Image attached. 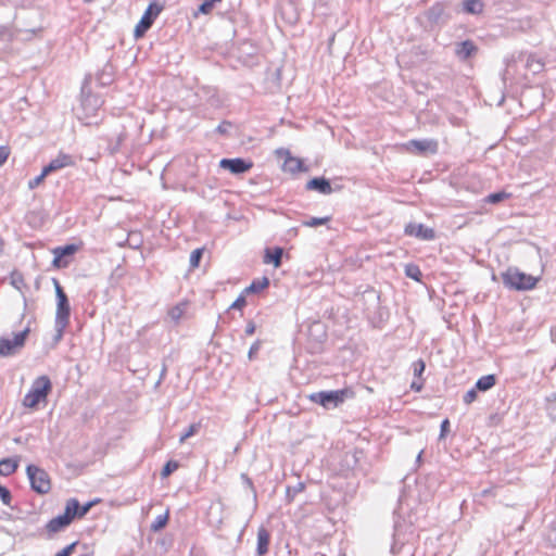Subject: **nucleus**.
<instances>
[{"label": "nucleus", "instance_id": "36", "mask_svg": "<svg viewBox=\"0 0 556 556\" xmlns=\"http://www.w3.org/2000/svg\"><path fill=\"white\" fill-rule=\"evenodd\" d=\"M204 254V248L194 249L189 258L191 269L198 268Z\"/></svg>", "mask_w": 556, "mask_h": 556}, {"label": "nucleus", "instance_id": "15", "mask_svg": "<svg viewBox=\"0 0 556 556\" xmlns=\"http://www.w3.org/2000/svg\"><path fill=\"white\" fill-rule=\"evenodd\" d=\"M75 163L72 155L60 153L55 159L51 160L47 165L42 167L43 175H50L53 172L62 169L67 166H73Z\"/></svg>", "mask_w": 556, "mask_h": 556}, {"label": "nucleus", "instance_id": "46", "mask_svg": "<svg viewBox=\"0 0 556 556\" xmlns=\"http://www.w3.org/2000/svg\"><path fill=\"white\" fill-rule=\"evenodd\" d=\"M261 346H262L261 340H256L255 342L252 343V345L250 346L249 352H248V358L250 361H253L256 358V355H257L258 351L261 350Z\"/></svg>", "mask_w": 556, "mask_h": 556}, {"label": "nucleus", "instance_id": "35", "mask_svg": "<svg viewBox=\"0 0 556 556\" xmlns=\"http://www.w3.org/2000/svg\"><path fill=\"white\" fill-rule=\"evenodd\" d=\"M331 220V216L324 217H311L309 219L303 220L302 226L304 227H318L321 225H326Z\"/></svg>", "mask_w": 556, "mask_h": 556}, {"label": "nucleus", "instance_id": "54", "mask_svg": "<svg viewBox=\"0 0 556 556\" xmlns=\"http://www.w3.org/2000/svg\"><path fill=\"white\" fill-rule=\"evenodd\" d=\"M97 502L98 500L86 502L83 505L79 503L80 517H85Z\"/></svg>", "mask_w": 556, "mask_h": 556}, {"label": "nucleus", "instance_id": "52", "mask_svg": "<svg viewBox=\"0 0 556 556\" xmlns=\"http://www.w3.org/2000/svg\"><path fill=\"white\" fill-rule=\"evenodd\" d=\"M77 544H78V541H75V542L66 545L60 552H58L55 554V556H71L74 553L75 547H76Z\"/></svg>", "mask_w": 556, "mask_h": 556}, {"label": "nucleus", "instance_id": "16", "mask_svg": "<svg viewBox=\"0 0 556 556\" xmlns=\"http://www.w3.org/2000/svg\"><path fill=\"white\" fill-rule=\"evenodd\" d=\"M72 523V521L70 520V518H67V516H65L63 513L55 516L54 518L50 519L46 526H45V529L49 535V538H51L53 534H56L61 531H64L67 527H70Z\"/></svg>", "mask_w": 556, "mask_h": 556}, {"label": "nucleus", "instance_id": "30", "mask_svg": "<svg viewBox=\"0 0 556 556\" xmlns=\"http://www.w3.org/2000/svg\"><path fill=\"white\" fill-rule=\"evenodd\" d=\"M10 283L12 285V287H14L16 290L21 291L22 292V289L23 288H26V283H25V279H24V276L23 274L17 270V269H14L11 274H10Z\"/></svg>", "mask_w": 556, "mask_h": 556}, {"label": "nucleus", "instance_id": "62", "mask_svg": "<svg viewBox=\"0 0 556 556\" xmlns=\"http://www.w3.org/2000/svg\"><path fill=\"white\" fill-rule=\"evenodd\" d=\"M402 501H403V496L401 495V496L399 497V502H400V503H402Z\"/></svg>", "mask_w": 556, "mask_h": 556}, {"label": "nucleus", "instance_id": "61", "mask_svg": "<svg viewBox=\"0 0 556 556\" xmlns=\"http://www.w3.org/2000/svg\"><path fill=\"white\" fill-rule=\"evenodd\" d=\"M94 0H84L85 3H91L93 2Z\"/></svg>", "mask_w": 556, "mask_h": 556}, {"label": "nucleus", "instance_id": "60", "mask_svg": "<svg viewBox=\"0 0 556 556\" xmlns=\"http://www.w3.org/2000/svg\"><path fill=\"white\" fill-rule=\"evenodd\" d=\"M422 453H424L422 451H420V452L418 453V455H417V457H416V462H417V463H420V462H421Z\"/></svg>", "mask_w": 556, "mask_h": 556}, {"label": "nucleus", "instance_id": "2", "mask_svg": "<svg viewBox=\"0 0 556 556\" xmlns=\"http://www.w3.org/2000/svg\"><path fill=\"white\" fill-rule=\"evenodd\" d=\"M52 388L51 379L48 376L42 375L37 377L25 394L23 405L31 409L38 408L40 403L47 402L48 395L52 392Z\"/></svg>", "mask_w": 556, "mask_h": 556}, {"label": "nucleus", "instance_id": "17", "mask_svg": "<svg viewBox=\"0 0 556 556\" xmlns=\"http://www.w3.org/2000/svg\"><path fill=\"white\" fill-rule=\"evenodd\" d=\"M478 52V47L477 45L470 40V39H466L464 41H460L458 43H456V47H455V54L456 56L460 60V61H467L469 60L470 58H472L473 55H476V53Z\"/></svg>", "mask_w": 556, "mask_h": 556}, {"label": "nucleus", "instance_id": "63", "mask_svg": "<svg viewBox=\"0 0 556 556\" xmlns=\"http://www.w3.org/2000/svg\"><path fill=\"white\" fill-rule=\"evenodd\" d=\"M79 556H90V555H88V554H81V555H79Z\"/></svg>", "mask_w": 556, "mask_h": 556}, {"label": "nucleus", "instance_id": "28", "mask_svg": "<svg viewBox=\"0 0 556 556\" xmlns=\"http://www.w3.org/2000/svg\"><path fill=\"white\" fill-rule=\"evenodd\" d=\"M510 195H511L510 193L502 190V191H496V192H492V193L488 194L483 201L489 204H498V203L509 199Z\"/></svg>", "mask_w": 556, "mask_h": 556}, {"label": "nucleus", "instance_id": "34", "mask_svg": "<svg viewBox=\"0 0 556 556\" xmlns=\"http://www.w3.org/2000/svg\"><path fill=\"white\" fill-rule=\"evenodd\" d=\"M179 463L175 459L167 460L161 470V478H168L173 472H175L179 468Z\"/></svg>", "mask_w": 556, "mask_h": 556}, {"label": "nucleus", "instance_id": "3", "mask_svg": "<svg viewBox=\"0 0 556 556\" xmlns=\"http://www.w3.org/2000/svg\"><path fill=\"white\" fill-rule=\"evenodd\" d=\"M350 393L349 389L318 391L311 393L308 399L326 409H333L340 406Z\"/></svg>", "mask_w": 556, "mask_h": 556}, {"label": "nucleus", "instance_id": "43", "mask_svg": "<svg viewBox=\"0 0 556 556\" xmlns=\"http://www.w3.org/2000/svg\"><path fill=\"white\" fill-rule=\"evenodd\" d=\"M414 377L418 379H422V374L426 369V363L422 358H419L413 363Z\"/></svg>", "mask_w": 556, "mask_h": 556}, {"label": "nucleus", "instance_id": "33", "mask_svg": "<svg viewBox=\"0 0 556 556\" xmlns=\"http://www.w3.org/2000/svg\"><path fill=\"white\" fill-rule=\"evenodd\" d=\"M304 489H305L304 482H298L293 486L288 485L286 489L287 502L291 503L299 493L304 491Z\"/></svg>", "mask_w": 556, "mask_h": 556}, {"label": "nucleus", "instance_id": "11", "mask_svg": "<svg viewBox=\"0 0 556 556\" xmlns=\"http://www.w3.org/2000/svg\"><path fill=\"white\" fill-rule=\"evenodd\" d=\"M253 162L243 157L227 159L219 161V167L230 172L232 175H242L253 167Z\"/></svg>", "mask_w": 556, "mask_h": 556}, {"label": "nucleus", "instance_id": "22", "mask_svg": "<svg viewBox=\"0 0 556 556\" xmlns=\"http://www.w3.org/2000/svg\"><path fill=\"white\" fill-rule=\"evenodd\" d=\"M20 465V457H5L0 459V476L9 477L14 473Z\"/></svg>", "mask_w": 556, "mask_h": 556}, {"label": "nucleus", "instance_id": "9", "mask_svg": "<svg viewBox=\"0 0 556 556\" xmlns=\"http://www.w3.org/2000/svg\"><path fill=\"white\" fill-rule=\"evenodd\" d=\"M78 250L79 245L76 243H66L64 245L55 247L52 250V266L58 269L66 268Z\"/></svg>", "mask_w": 556, "mask_h": 556}, {"label": "nucleus", "instance_id": "25", "mask_svg": "<svg viewBox=\"0 0 556 556\" xmlns=\"http://www.w3.org/2000/svg\"><path fill=\"white\" fill-rule=\"evenodd\" d=\"M496 380L497 379L494 374L482 376L476 381L475 388L479 392H486L496 384Z\"/></svg>", "mask_w": 556, "mask_h": 556}, {"label": "nucleus", "instance_id": "49", "mask_svg": "<svg viewBox=\"0 0 556 556\" xmlns=\"http://www.w3.org/2000/svg\"><path fill=\"white\" fill-rule=\"evenodd\" d=\"M47 176L48 175H43V169H41V173L38 176L28 181V189H36L45 180Z\"/></svg>", "mask_w": 556, "mask_h": 556}, {"label": "nucleus", "instance_id": "4", "mask_svg": "<svg viewBox=\"0 0 556 556\" xmlns=\"http://www.w3.org/2000/svg\"><path fill=\"white\" fill-rule=\"evenodd\" d=\"M164 8L165 5L156 0L150 1L143 15L135 26L134 37L136 39L142 38L147 34Z\"/></svg>", "mask_w": 556, "mask_h": 556}, {"label": "nucleus", "instance_id": "19", "mask_svg": "<svg viewBox=\"0 0 556 556\" xmlns=\"http://www.w3.org/2000/svg\"><path fill=\"white\" fill-rule=\"evenodd\" d=\"M114 66L108 61L96 74V80L100 87L110 86L114 81Z\"/></svg>", "mask_w": 556, "mask_h": 556}, {"label": "nucleus", "instance_id": "31", "mask_svg": "<svg viewBox=\"0 0 556 556\" xmlns=\"http://www.w3.org/2000/svg\"><path fill=\"white\" fill-rule=\"evenodd\" d=\"M25 219L33 228L40 227L43 224V218L40 212L30 211L26 214Z\"/></svg>", "mask_w": 556, "mask_h": 556}, {"label": "nucleus", "instance_id": "55", "mask_svg": "<svg viewBox=\"0 0 556 556\" xmlns=\"http://www.w3.org/2000/svg\"><path fill=\"white\" fill-rule=\"evenodd\" d=\"M10 155V148L8 146H0V166H2Z\"/></svg>", "mask_w": 556, "mask_h": 556}, {"label": "nucleus", "instance_id": "20", "mask_svg": "<svg viewBox=\"0 0 556 556\" xmlns=\"http://www.w3.org/2000/svg\"><path fill=\"white\" fill-rule=\"evenodd\" d=\"M283 252L285 250L281 247L266 248L263 262L265 264H273L275 268H278L281 266Z\"/></svg>", "mask_w": 556, "mask_h": 556}, {"label": "nucleus", "instance_id": "58", "mask_svg": "<svg viewBox=\"0 0 556 556\" xmlns=\"http://www.w3.org/2000/svg\"><path fill=\"white\" fill-rule=\"evenodd\" d=\"M397 527H399V523H397V521H395V523H394V534H393V536H394V542H393V544L391 545V552H392L393 554L397 553V541H396Z\"/></svg>", "mask_w": 556, "mask_h": 556}, {"label": "nucleus", "instance_id": "40", "mask_svg": "<svg viewBox=\"0 0 556 556\" xmlns=\"http://www.w3.org/2000/svg\"><path fill=\"white\" fill-rule=\"evenodd\" d=\"M527 67L533 72V74H539L543 71L544 63L540 60H536L533 55H529L527 59Z\"/></svg>", "mask_w": 556, "mask_h": 556}, {"label": "nucleus", "instance_id": "41", "mask_svg": "<svg viewBox=\"0 0 556 556\" xmlns=\"http://www.w3.org/2000/svg\"><path fill=\"white\" fill-rule=\"evenodd\" d=\"M222 0H203L202 3L198 7V13L208 14L214 9L215 4L220 2Z\"/></svg>", "mask_w": 556, "mask_h": 556}, {"label": "nucleus", "instance_id": "26", "mask_svg": "<svg viewBox=\"0 0 556 556\" xmlns=\"http://www.w3.org/2000/svg\"><path fill=\"white\" fill-rule=\"evenodd\" d=\"M484 8V3L482 0H464L463 1V10L468 14H480L482 13Z\"/></svg>", "mask_w": 556, "mask_h": 556}, {"label": "nucleus", "instance_id": "51", "mask_svg": "<svg viewBox=\"0 0 556 556\" xmlns=\"http://www.w3.org/2000/svg\"><path fill=\"white\" fill-rule=\"evenodd\" d=\"M182 314L184 308L180 305L172 307L168 312L169 317L175 321H178L181 318Z\"/></svg>", "mask_w": 556, "mask_h": 556}, {"label": "nucleus", "instance_id": "50", "mask_svg": "<svg viewBox=\"0 0 556 556\" xmlns=\"http://www.w3.org/2000/svg\"><path fill=\"white\" fill-rule=\"evenodd\" d=\"M450 429H451V422L447 418L443 419L441 421V425H440V434H439V440H442L444 439L448 432H450Z\"/></svg>", "mask_w": 556, "mask_h": 556}, {"label": "nucleus", "instance_id": "7", "mask_svg": "<svg viewBox=\"0 0 556 556\" xmlns=\"http://www.w3.org/2000/svg\"><path fill=\"white\" fill-rule=\"evenodd\" d=\"M29 332H30L29 327H26L22 331H18L17 333H15L13 339H8L4 337H1L0 338V357H9V356L15 355L18 350L24 348Z\"/></svg>", "mask_w": 556, "mask_h": 556}, {"label": "nucleus", "instance_id": "10", "mask_svg": "<svg viewBox=\"0 0 556 556\" xmlns=\"http://www.w3.org/2000/svg\"><path fill=\"white\" fill-rule=\"evenodd\" d=\"M445 2H435L426 12L425 16L431 25L442 26L451 20V14L446 11Z\"/></svg>", "mask_w": 556, "mask_h": 556}, {"label": "nucleus", "instance_id": "39", "mask_svg": "<svg viewBox=\"0 0 556 556\" xmlns=\"http://www.w3.org/2000/svg\"><path fill=\"white\" fill-rule=\"evenodd\" d=\"M201 428L200 422L191 424L179 437V442L184 443L187 439L195 435Z\"/></svg>", "mask_w": 556, "mask_h": 556}, {"label": "nucleus", "instance_id": "56", "mask_svg": "<svg viewBox=\"0 0 556 556\" xmlns=\"http://www.w3.org/2000/svg\"><path fill=\"white\" fill-rule=\"evenodd\" d=\"M424 388V379L414 380L410 383V389L415 392H420Z\"/></svg>", "mask_w": 556, "mask_h": 556}, {"label": "nucleus", "instance_id": "45", "mask_svg": "<svg viewBox=\"0 0 556 556\" xmlns=\"http://www.w3.org/2000/svg\"><path fill=\"white\" fill-rule=\"evenodd\" d=\"M240 478H241V481L244 484V486L248 488L252 492L254 501H256L257 493H256V490H255L252 479L247 473H241Z\"/></svg>", "mask_w": 556, "mask_h": 556}, {"label": "nucleus", "instance_id": "1", "mask_svg": "<svg viewBox=\"0 0 556 556\" xmlns=\"http://www.w3.org/2000/svg\"><path fill=\"white\" fill-rule=\"evenodd\" d=\"M502 282L505 288L514 291H529L536 287L540 277H534L521 271L516 266H509L501 273Z\"/></svg>", "mask_w": 556, "mask_h": 556}, {"label": "nucleus", "instance_id": "29", "mask_svg": "<svg viewBox=\"0 0 556 556\" xmlns=\"http://www.w3.org/2000/svg\"><path fill=\"white\" fill-rule=\"evenodd\" d=\"M404 271H405L406 277H408L417 282H420L422 279V273H421L419 266L414 263L406 264Z\"/></svg>", "mask_w": 556, "mask_h": 556}, {"label": "nucleus", "instance_id": "12", "mask_svg": "<svg viewBox=\"0 0 556 556\" xmlns=\"http://www.w3.org/2000/svg\"><path fill=\"white\" fill-rule=\"evenodd\" d=\"M407 149L419 155L437 154L439 143L435 139H413L408 141Z\"/></svg>", "mask_w": 556, "mask_h": 556}, {"label": "nucleus", "instance_id": "27", "mask_svg": "<svg viewBox=\"0 0 556 556\" xmlns=\"http://www.w3.org/2000/svg\"><path fill=\"white\" fill-rule=\"evenodd\" d=\"M169 511L168 509L163 515H159L150 526L152 532H160L168 523Z\"/></svg>", "mask_w": 556, "mask_h": 556}, {"label": "nucleus", "instance_id": "37", "mask_svg": "<svg viewBox=\"0 0 556 556\" xmlns=\"http://www.w3.org/2000/svg\"><path fill=\"white\" fill-rule=\"evenodd\" d=\"M545 409L551 420H556V393H553L551 396L546 397Z\"/></svg>", "mask_w": 556, "mask_h": 556}, {"label": "nucleus", "instance_id": "23", "mask_svg": "<svg viewBox=\"0 0 556 556\" xmlns=\"http://www.w3.org/2000/svg\"><path fill=\"white\" fill-rule=\"evenodd\" d=\"M270 285V280L268 277L264 276L262 278L253 279L252 282L243 290V293L248 294H257L268 288Z\"/></svg>", "mask_w": 556, "mask_h": 556}, {"label": "nucleus", "instance_id": "5", "mask_svg": "<svg viewBox=\"0 0 556 556\" xmlns=\"http://www.w3.org/2000/svg\"><path fill=\"white\" fill-rule=\"evenodd\" d=\"M26 475L29 480L30 489L39 494L43 495L51 490V480L48 472L38 467L37 465L29 464L26 467Z\"/></svg>", "mask_w": 556, "mask_h": 556}, {"label": "nucleus", "instance_id": "18", "mask_svg": "<svg viewBox=\"0 0 556 556\" xmlns=\"http://www.w3.org/2000/svg\"><path fill=\"white\" fill-rule=\"evenodd\" d=\"M287 157L283 163V170L291 174L307 172L308 167L302 159L292 156L289 151H286Z\"/></svg>", "mask_w": 556, "mask_h": 556}, {"label": "nucleus", "instance_id": "6", "mask_svg": "<svg viewBox=\"0 0 556 556\" xmlns=\"http://www.w3.org/2000/svg\"><path fill=\"white\" fill-rule=\"evenodd\" d=\"M56 298V312L54 321L70 324L71 304L67 294L56 278H52Z\"/></svg>", "mask_w": 556, "mask_h": 556}, {"label": "nucleus", "instance_id": "13", "mask_svg": "<svg viewBox=\"0 0 556 556\" xmlns=\"http://www.w3.org/2000/svg\"><path fill=\"white\" fill-rule=\"evenodd\" d=\"M404 235L425 241H431L435 238V231L433 228L414 222H410L405 226Z\"/></svg>", "mask_w": 556, "mask_h": 556}, {"label": "nucleus", "instance_id": "8", "mask_svg": "<svg viewBox=\"0 0 556 556\" xmlns=\"http://www.w3.org/2000/svg\"><path fill=\"white\" fill-rule=\"evenodd\" d=\"M91 80L92 75L88 74L85 76L81 85V106L87 112V114L96 113L103 104L102 98L91 92Z\"/></svg>", "mask_w": 556, "mask_h": 556}, {"label": "nucleus", "instance_id": "57", "mask_svg": "<svg viewBox=\"0 0 556 556\" xmlns=\"http://www.w3.org/2000/svg\"><path fill=\"white\" fill-rule=\"evenodd\" d=\"M255 329H256L255 323L253 320H249L247 323L244 333L247 336H252L255 332Z\"/></svg>", "mask_w": 556, "mask_h": 556}, {"label": "nucleus", "instance_id": "14", "mask_svg": "<svg viewBox=\"0 0 556 556\" xmlns=\"http://www.w3.org/2000/svg\"><path fill=\"white\" fill-rule=\"evenodd\" d=\"M305 189L309 191H316L324 195H328L337 190L336 188H332L330 180L325 176L311 178L306 182Z\"/></svg>", "mask_w": 556, "mask_h": 556}, {"label": "nucleus", "instance_id": "44", "mask_svg": "<svg viewBox=\"0 0 556 556\" xmlns=\"http://www.w3.org/2000/svg\"><path fill=\"white\" fill-rule=\"evenodd\" d=\"M232 126L233 124L230 121L225 119L215 128L214 131L220 136H228L229 129L232 128Z\"/></svg>", "mask_w": 556, "mask_h": 556}, {"label": "nucleus", "instance_id": "48", "mask_svg": "<svg viewBox=\"0 0 556 556\" xmlns=\"http://www.w3.org/2000/svg\"><path fill=\"white\" fill-rule=\"evenodd\" d=\"M478 392H479V391H478V390H476V388H475V387H473V388H471V389H469V390L465 393V395H464V397H463L464 403H465V404H467V405H469V404H471L472 402H475V401L477 400Z\"/></svg>", "mask_w": 556, "mask_h": 556}, {"label": "nucleus", "instance_id": "32", "mask_svg": "<svg viewBox=\"0 0 556 556\" xmlns=\"http://www.w3.org/2000/svg\"><path fill=\"white\" fill-rule=\"evenodd\" d=\"M410 53L417 61H420V62L426 61L430 55L427 47L421 46V45L413 46L410 49Z\"/></svg>", "mask_w": 556, "mask_h": 556}, {"label": "nucleus", "instance_id": "47", "mask_svg": "<svg viewBox=\"0 0 556 556\" xmlns=\"http://www.w3.org/2000/svg\"><path fill=\"white\" fill-rule=\"evenodd\" d=\"M13 39V34L8 25H0V40L1 41H11Z\"/></svg>", "mask_w": 556, "mask_h": 556}, {"label": "nucleus", "instance_id": "42", "mask_svg": "<svg viewBox=\"0 0 556 556\" xmlns=\"http://www.w3.org/2000/svg\"><path fill=\"white\" fill-rule=\"evenodd\" d=\"M67 326H68V324H66V323L54 321V327H55V333L53 336L54 343H59L62 340V338L64 336V331Z\"/></svg>", "mask_w": 556, "mask_h": 556}, {"label": "nucleus", "instance_id": "53", "mask_svg": "<svg viewBox=\"0 0 556 556\" xmlns=\"http://www.w3.org/2000/svg\"><path fill=\"white\" fill-rule=\"evenodd\" d=\"M247 305V299L244 296V293L242 292L230 305V308L232 309H242Z\"/></svg>", "mask_w": 556, "mask_h": 556}, {"label": "nucleus", "instance_id": "21", "mask_svg": "<svg viewBox=\"0 0 556 556\" xmlns=\"http://www.w3.org/2000/svg\"><path fill=\"white\" fill-rule=\"evenodd\" d=\"M270 544V533L265 527H260L257 530L256 554L264 556L268 553Z\"/></svg>", "mask_w": 556, "mask_h": 556}, {"label": "nucleus", "instance_id": "38", "mask_svg": "<svg viewBox=\"0 0 556 556\" xmlns=\"http://www.w3.org/2000/svg\"><path fill=\"white\" fill-rule=\"evenodd\" d=\"M125 134H119L115 141L110 140L108 144V152L110 155H115L121 150L122 142L125 140Z\"/></svg>", "mask_w": 556, "mask_h": 556}, {"label": "nucleus", "instance_id": "59", "mask_svg": "<svg viewBox=\"0 0 556 556\" xmlns=\"http://www.w3.org/2000/svg\"><path fill=\"white\" fill-rule=\"evenodd\" d=\"M166 370H167L166 366H165V365H163V368H162L161 374H160V379H159V381L156 382V384H160L161 380H162V379H164V377H165V375H166Z\"/></svg>", "mask_w": 556, "mask_h": 556}, {"label": "nucleus", "instance_id": "24", "mask_svg": "<svg viewBox=\"0 0 556 556\" xmlns=\"http://www.w3.org/2000/svg\"><path fill=\"white\" fill-rule=\"evenodd\" d=\"M63 514L73 522L75 519H80L79 501L76 497H71L66 501Z\"/></svg>", "mask_w": 556, "mask_h": 556}]
</instances>
